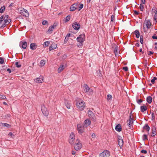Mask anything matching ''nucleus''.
Masks as SVG:
<instances>
[{
    "label": "nucleus",
    "instance_id": "f257e3e1",
    "mask_svg": "<svg viewBox=\"0 0 157 157\" xmlns=\"http://www.w3.org/2000/svg\"><path fill=\"white\" fill-rule=\"evenodd\" d=\"M76 105L78 109L81 111L83 110L86 106L85 102L81 99L76 100Z\"/></svg>",
    "mask_w": 157,
    "mask_h": 157
},
{
    "label": "nucleus",
    "instance_id": "f03ea898",
    "mask_svg": "<svg viewBox=\"0 0 157 157\" xmlns=\"http://www.w3.org/2000/svg\"><path fill=\"white\" fill-rule=\"evenodd\" d=\"M19 13L23 16L26 17H28L29 14L27 10L24 8H19L18 9Z\"/></svg>",
    "mask_w": 157,
    "mask_h": 157
},
{
    "label": "nucleus",
    "instance_id": "7ed1b4c3",
    "mask_svg": "<svg viewBox=\"0 0 157 157\" xmlns=\"http://www.w3.org/2000/svg\"><path fill=\"white\" fill-rule=\"evenodd\" d=\"M73 145H74V148L76 151L79 150L81 148L82 146L80 141L78 139L76 140L75 144H74Z\"/></svg>",
    "mask_w": 157,
    "mask_h": 157
},
{
    "label": "nucleus",
    "instance_id": "20e7f679",
    "mask_svg": "<svg viewBox=\"0 0 157 157\" xmlns=\"http://www.w3.org/2000/svg\"><path fill=\"white\" fill-rule=\"evenodd\" d=\"M41 110L43 114L45 116L47 117L49 114L48 111L47 109L44 105H42L41 106Z\"/></svg>",
    "mask_w": 157,
    "mask_h": 157
},
{
    "label": "nucleus",
    "instance_id": "39448f33",
    "mask_svg": "<svg viewBox=\"0 0 157 157\" xmlns=\"http://www.w3.org/2000/svg\"><path fill=\"white\" fill-rule=\"evenodd\" d=\"M85 36L84 34L80 35L77 38L78 42L82 44L85 40Z\"/></svg>",
    "mask_w": 157,
    "mask_h": 157
},
{
    "label": "nucleus",
    "instance_id": "423d86ee",
    "mask_svg": "<svg viewBox=\"0 0 157 157\" xmlns=\"http://www.w3.org/2000/svg\"><path fill=\"white\" fill-rule=\"evenodd\" d=\"M110 155V153L108 150L104 151L99 155L100 157H109Z\"/></svg>",
    "mask_w": 157,
    "mask_h": 157
},
{
    "label": "nucleus",
    "instance_id": "0eeeda50",
    "mask_svg": "<svg viewBox=\"0 0 157 157\" xmlns=\"http://www.w3.org/2000/svg\"><path fill=\"white\" fill-rule=\"evenodd\" d=\"M118 142L120 148H122L124 143V142L122 137L120 136H118Z\"/></svg>",
    "mask_w": 157,
    "mask_h": 157
},
{
    "label": "nucleus",
    "instance_id": "6e6552de",
    "mask_svg": "<svg viewBox=\"0 0 157 157\" xmlns=\"http://www.w3.org/2000/svg\"><path fill=\"white\" fill-rule=\"evenodd\" d=\"M87 114L89 117L93 119V121H96V120L94 115L91 111L90 110H88Z\"/></svg>",
    "mask_w": 157,
    "mask_h": 157
},
{
    "label": "nucleus",
    "instance_id": "1a4fd4ad",
    "mask_svg": "<svg viewBox=\"0 0 157 157\" xmlns=\"http://www.w3.org/2000/svg\"><path fill=\"white\" fill-rule=\"evenodd\" d=\"M44 80V77L40 75L39 77L37 78L34 80V81L36 83H42Z\"/></svg>",
    "mask_w": 157,
    "mask_h": 157
},
{
    "label": "nucleus",
    "instance_id": "9d476101",
    "mask_svg": "<svg viewBox=\"0 0 157 157\" xmlns=\"http://www.w3.org/2000/svg\"><path fill=\"white\" fill-rule=\"evenodd\" d=\"M27 44L26 41H20L19 43V46L21 48L23 49H26L27 46Z\"/></svg>",
    "mask_w": 157,
    "mask_h": 157
},
{
    "label": "nucleus",
    "instance_id": "9b49d317",
    "mask_svg": "<svg viewBox=\"0 0 157 157\" xmlns=\"http://www.w3.org/2000/svg\"><path fill=\"white\" fill-rule=\"evenodd\" d=\"M91 123V121L89 119H86L84 122V125L85 127L89 126Z\"/></svg>",
    "mask_w": 157,
    "mask_h": 157
},
{
    "label": "nucleus",
    "instance_id": "f8f14e48",
    "mask_svg": "<svg viewBox=\"0 0 157 157\" xmlns=\"http://www.w3.org/2000/svg\"><path fill=\"white\" fill-rule=\"evenodd\" d=\"M72 26L73 28L76 30H78L80 28V25L77 22L74 23Z\"/></svg>",
    "mask_w": 157,
    "mask_h": 157
},
{
    "label": "nucleus",
    "instance_id": "ddd939ff",
    "mask_svg": "<svg viewBox=\"0 0 157 157\" xmlns=\"http://www.w3.org/2000/svg\"><path fill=\"white\" fill-rule=\"evenodd\" d=\"M83 87L84 88V91L85 93H87L91 92L92 90L90 89L86 84H85Z\"/></svg>",
    "mask_w": 157,
    "mask_h": 157
},
{
    "label": "nucleus",
    "instance_id": "4468645a",
    "mask_svg": "<svg viewBox=\"0 0 157 157\" xmlns=\"http://www.w3.org/2000/svg\"><path fill=\"white\" fill-rule=\"evenodd\" d=\"M145 22L146 26L147 28V29H150L151 28V23L150 21L149 20H145Z\"/></svg>",
    "mask_w": 157,
    "mask_h": 157
},
{
    "label": "nucleus",
    "instance_id": "2eb2a0df",
    "mask_svg": "<svg viewBox=\"0 0 157 157\" xmlns=\"http://www.w3.org/2000/svg\"><path fill=\"white\" fill-rule=\"evenodd\" d=\"M132 114L130 113L129 116V123L128 124V125L130 127L131 125L133 124V119L132 117Z\"/></svg>",
    "mask_w": 157,
    "mask_h": 157
},
{
    "label": "nucleus",
    "instance_id": "dca6fc26",
    "mask_svg": "<svg viewBox=\"0 0 157 157\" xmlns=\"http://www.w3.org/2000/svg\"><path fill=\"white\" fill-rule=\"evenodd\" d=\"M37 47V45L36 44L32 43L30 44V48L31 50H35Z\"/></svg>",
    "mask_w": 157,
    "mask_h": 157
},
{
    "label": "nucleus",
    "instance_id": "f3484780",
    "mask_svg": "<svg viewBox=\"0 0 157 157\" xmlns=\"http://www.w3.org/2000/svg\"><path fill=\"white\" fill-rule=\"evenodd\" d=\"M57 45L56 44H52L49 48V50L51 51L56 48Z\"/></svg>",
    "mask_w": 157,
    "mask_h": 157
},
{
    "label": "nucleus",
    "instance_id": "a211bd4d",
    "mask_svg": "<svg viewBox=\"0 0 157 157\" xmlns=\"http://www.w3.org/2000/svg\"><path fill=\"white\" fill-rule=\"evenodd\" d=\"M152 136H154L156 135V128L155 126H153L152 128Z\"/></svg>",
    "mask_w": 157,
    "mask_h": 157
},
{
    "label": "nucleus",
    "instance_id": "6ab92c4d",
    "mask_svg": "<svg viewBox=\"0 0 157 157\" xmlns=\"http://www.w3.org/2000/svg\"><path fill=\"white\" fill-rule=\"evenodd\" d=\"M115 130L118 132H120L122 130V128L121 125L120 124H118L117 125L115 128Z\"/></svg>",
    "mask_w": 157,
    "mask_h": 157
},
{
    "label": "nucleus",
    "instance_id": "aec40b11",
    "mask_svg": "<svg viewBox=\"0 0 157 157\" xmlns=\"http://www.w3.org/2000/svg\"><path fill=\"white\" fill-rule=\"evenodd\" d=\"M65 67V66L64 65H61L58 68V73H60L64 69Z\"/></svg>",
    "mask_w": 157,
    "mask_h": 157
},
{
    "label": "nucleus",
    "instance_id": "412c9836",
    "mask_svg": "<svg viewBox=\"0 0 157 157\" xmlns=\"http://www.w3.org/2000/svg\"><path fill=\"white\" fill-rule=\"evenodd\" d=\"M147 107L146 105H143L140 106V111L142 112H144L147 110Z\"/></svg>",
    "mask_w": 157,
    "mask_h": 157
},
{
    "label": "nucleus",
    "instance_id": "4be33fe9",
    "mask_svg": "<svg viewBox=\"0 0 157 157\" xmlns=\"http://www.w3.org/2000/svg\"><path fill=\"white\" fill-rule=\"evenodd\" d=\"M152 98L151 96H149L147 98L146 101L149 104H151L152 102Z\"/></svg>",
    "mask_w": 157,
    "mask_h": 157
},
{
    "label": "nucleus",
    "instance_id": "5701e85b",
    "mask_svg": "<svg viewBox=\"0 0 157 157\" xmlns=\"http://www.w3.org/2000/svg\"><path fill=\"white\" fill-rule=\"evenodd\" d=\"M71 16L70 15L67 16L64 19V23H67L69 21L70 19Z\"/></svg>",
    "mask_w": 157,
    "mask_h": 157
},
{
    "label": "nucleus",
    "instance_id": "b1692460",
    "mask_svg": "<svg viewBox=\"0 0 157 157\" xmlns=\"http://www.w3.org/2000/svg\"><path fill=\"white\" fill-rule=\"evenodd\" d=\"M75 4H73L71 6L70 8V11H73L76 10L77 7L76 6H75Z\"/></svg>",
    "mask_w": 157,
    "mask_h": 157
},
{
    "label": "nucleus",
    "instance_id": "393cba45",
    "mask_svg": "<svg viewBox=\"0 0 157 157\" xmlns=\"http://www.w3.org/2000/svg\"><path fill=\"white\" fill-rule=\"evenodd\" d=\"M65 105L67 109H70L71 105V104L70 102L68 101H66L65 102Z\"/></svg>",
    "mask_w": 157,
    "mask_h": 157
},
{
    "label": "nucleus",
    "instance_id": "a878e982",
    "mask_svg": "<svg viewBox=\"0 0 157 157\" xmlns=\"http://www.w3.org/2000/svg\"><path fill=\"white\" fill-rule=\"evenodd\" d=\"M71 34L70 33H68L66 36L65 37V39L64 40V43H66L68 40L69 37L70 36Z\"/></svg>",
    "mask_w": 157,
    "mask_h": 157
},
{
    "label": "nucleus",
    "instance_id": "bb28decb",
    "mask_svg": "<svg viewBox=\"0 0 157 157\" xmlns=\"http://www.w3.org/2000/svg\"><path fill=\"white\" fill-rule=\"evenodd\" d=\"M75 138H69V143L71 145H73L74 144V141L75 140Z\"/></svg>",
    "mask_w": 157,
    "mask_h": 157
},
{
    "label": "nucleus",
    "instance_id": "cd10ccee",
    "mask_svg": "<svg viewBox=\"0 0 157 157\" xmlns=\"http://www.w3.org/2000/svg\"><path fill=\"white\" fill-rule=\"evenodd\" d=\"M134 33L137 38H139L140 37V32L138 30H136Z\"/></svg>",
    "mask_w": 157,
    "mask_h": 157
},
{
    "label": "nucleus",
    "instance_id": "c85d7f7f",
    "mask_svg": "<svg viewBox=\"0 0 157 157\" xmlns=\"http://www.w3.org/2000/svg\"><path fill=\"white\" fill-rule=\"evenodd\" d=\"M143 128L147 130V131H149L150 130V127L147 124H146L144 126Z\"/></svg>",
    "mask_w": 157,
    "mask_h": 157
},
{
    "label": "nucleus",
    "instance_id": "c756f323",
    "mask_svg": "<svg viewBox=\"0 0 157 157\" xmlns=\"http://www.w3.org/2000/svg\"><path fill=\"white\" fill-rule=\"evenodd\" d=\"M112 98V96L110 94H108L107 95V100L108 101H111Z\"/></svg>",
    "mask_w": 157,
    "mask_h": 157
},
{
    "label": "nucleus",
    "instance_id": "7c9ffc66",
    "mask_svg": "<svg viewBox=\"0 0 157 157\" xmlns=\"http://www.w3.org/2000/svg\"><path fill=\"white\" fill-rule=\"evenodd\" d=\"M1 124L3 125L4 127H6L7 128H10L11 126L10 125L7 123H1Z\"/></svg>",
    "mask_w": 157,
    "mask_h": 157
},
{
    "label": "nucleus",
    "instance_id": "2f4dec72",
    "mask_svg": "<svg viewBox=\"0 0 157 157\" xmlns=\"http://www.w3.org/2000/svg\"><path fill=\"white\" fill-rule=\"evenodd\" d=\"M5 7L4 6H2L0 8V13H2L5 10Z\"/></svg>",
    "mask_w": 157,
    "mask_h": 157
},
{
    "label": "nucleus",
    "instance_id": "473e14b6",
    "mask_svg": "<svg viewBox=\"0 0 157 157\" xmlns=\"http://www.w3.org/2000/svg\"><path fill=\"white\" fill-rule=\"evenodd\" d=\"M53 29H54L53 28V26H51L49 27L48 30V32L49 33H52Z\"/></svg>",
    "mask_w": 157,
    "mask_h": 157
},
{
    "label": "nucleus",
    "instance_id": "72a5a7b5",
    "mask_svg": "<svg viewBox=\"0 0 157 157\" xmlns=\"http://www.w3.org/2000/svg\"><path fill=\"white\" fill-rule=\"evenodd\" d=\"M77 127L78 133H82L83 132V130L80 128V127H79L78 125Z\"/></svg>",
    "mask_w": 157,
    "mask_h": 157
},
{
    "label": "nucleus",
    "instance_id": "f704fd0d",
    "mask_svg": "<svg viewBox=\"0 0 157 157\" xmlns=\"http://www.w3.org/2000/svg\"><path fill=\"white\" fill-rule=\"evenodd\" d=\"M45 62L43 60H41L40 63V64L41 67H42L45 65Z\"/></svg>",
    "mask_w": 157,
    "mask_h": 157
},
{
    "label": "nucleus",
    "instance_id": "c9c22d12",
    "mask_svg": "<svg viewBox=\"0 0 157 157\" xmlns=\"http://www.w3.org/2000/svg\"><path fill=\"white\" fill-rule=\"evenodd\" d=\"M50 44V41H47L45 42L44 43V46L45 47L48 46Z\"/></svg>",
    "mask_w": 157,
    "mask_h": 157
},
{
    "label": "nucleus",
    "instance_id": "e433bc0d",
    "mask_svg": "<svg viewBox=\"0 0 157 157\" xmlns=\"http://www.w3.org/2000/svg\"><path fill=\"white\" fill-rule=\"evenodd\" d=\"M11 21V20L10 19H8L6 20H4V22L6 23L7 25L8 24L10 23Z\"/></svg>",
    "mask_w": 157,
    "mask_h": 157
},
{
    "label": "nucleus",
    "instance_id": "4c0bfd02",
    "mask_svg": "<svg viewBox=\"0 0 157 157\" xmlns=\"http://www.w3.org/2000/svg\"><path fill=\"white\" fill-rule=\"evenodd\" d=\"M140 8L141 11H143L144 9V6L143 4H140Z\"/></svg>",
    "mask_w": 157,
    "mask_h": 157
},
{
    "label": "nucleus",
    "instance_id": "58836bf2",
    "mask_svg": "<svg viewBox=\"0 0 157 157\" xmlns=\"http://www.w3.org/2000/svg\"><path fill=\"white\" fill-rule=\"evenodd\" d=\"M140 41L142 44H143V36L142 35L140 36Z\"/></svg>",
    "mask_w": 157,
    "mask_h": 157
},
{
    "label": "nucleus",
    "instance_id": "ea45409f",
    "mask_svg": "<svg viewBox=\"0 0 157 157\" xmlns=\"http://www.w3.org/2000/svg\"><path fill=\"white\" fill-rule=\"evenodd\" d=\"M15 65L18 68L20 67H21V65L18 62L15 63Z\"/></svg>",
    "mask_w": 157,
    "mask_h": 157
},
{
    "label": "nucleus",
    "instance_id": "a19ab883",
    "mask_svg": "<svg viewBox=\"0 0 157 157\" xmlns=\"http://www.w3.org/2000/svg\"><path fill=\"white\" fill-rule=\"evenodd\" d=\"M115 16L114 15H112L111 16V21L113 22L115 20Z\"/></svg>",
    "mask_w": 157,
    "mask_h": 157
},
{
    "label": "nucleus",
    "instance_id": "79ce46f5",
    "mask_svg": "<svg viewBox=\"0 0 157 157\" xmlns=\"http://www.w3.org/2000/svg\"><path fill=\"white\" fill-rule=\"evenodd\" d=\"M143 140H145L147 139V136L146 134H144L143 136Z\"/></svg>",
    "mask_w": 157,
    "mask_h": 157
},
{
    "label": "nucleus",
    "instance_id": "37998d69",
    "mask_svg": "<svg viewBox=\"0 0 157 157\" xmlns=\"http://www.w3.org/2000/svg\"><path fill=\"white\" fill-rule=\"evenodd\" d=\"M157 79V78L156 77H154L151 80V82L152 84H154L155 82V80Z\"/></svg>",
    "mask_w": 157,
    "mask_h": 157
},
{
    "label": "nucleus",
    "instance_id": "c03bdc74",
    "mask_svg": "<svg viewBox=\"0 0 157 157\" xmlns=\"http://www.w3.org/2000/svg\"><path fill=\"white\" fill-rule=\"evenodd\" d=\"M48 23V21L46 20H44L42 22V24L43 25H45Z\"/></svg>",
    "mask_w": 157,
    "mask_h": 157
},
{
    "label": "nucleus",
    "instance_id": "a18cd8bd",
    "mask_svg": "<svg viewBox=\"0 0 157 157\" xmlns=\"http://www.w3.org/2000/svg\"><path fill=\"white\" fill-rule=\"evenodd\" d=\"M83 7V4H81L79 6V9H78V11H80L81 9H82Z\"/></svg>",
    "mask_w": 157,
    "mask_h": 157
},
{
    "label": "nucleus",
    "instance_id": "49530a36",
    "mask_svg": "<svg viewBox=\"0 0 157 157\" xmlns=\"http://www.w3.org/2000/svg\"><path fill=\"white\" fill-rule=\"evenodd\" d=\"M4 63V59L2 57L0 58V64H2Z\"/></svg>",
    "mask_w": 157,
    "mask_h": 157
},
{
    "label": "nucleus",
    "instance_id": "de8ad7c7",
    "mask_svg": "<svg viewBox=\"0 0 157 157\" xmlns=\"http://www.w3.org/2000/svg\"><path fill=\"white\" fill-rule=\"evenodd\" d=\"M75 138V135L73 132H71L70 134L69 138Z\"/></svg>",
    "mask_w": 157,
    "mask_h": 157
},
{
    "label": "nucleus",
    "instance_id": "09e8293b",
    "mask_svg": "<svg viewBox=\"0 0 157 157\" xmlns=\"http://www.w3.org/2000/svg\"><path fill=\"white\" fill-rule=\"evenodd\" d=\"M6 25L7 24H6V23L4 22V23H3V24H2V25L0 27V28H4L6 26Z\"/></svg>",
    "mask_w": 157,
    "mask_h": 157
},
{
    "label": "nucleus",
    "instance_id": "8fccbe9b",
    "mask_svg": "<svg viewBox=\"0 0 157 157\" xmlns=\"http://www.w3.org/2000/svg\"><path fill=\"white\" fill-rule=\"evenodd\" d=\"M151 115L152 116V119H154L155 116V114L154 112H152L151 113Z\"/></svg>",
    "mask_w": 157,
    "mask_h": 157
},
{
    "label": "nucleus",
    "instance_id": "3c124183",
    "mask_svg": "<svg viewBox=\"0 0 157 157\" xmlns=\"http://www.w3.org/2000/svg\"><path fill=\"white\" fill-rule=\"evenodd\" d=\"M143 101L141 99H139L137 101V102L138 104L140 105V103Z\"/></svg>",
    "mask_w": 157,
    "mask_h": 157
},
{
    "label": "nucleus",
    "instance_id": "603ef678",
    "mask_svg": "<svg viewBox=\"0 0 157 157\" xmlns=\"http://www.w3.org/2000/svg\"><path fill=\"white\" fill-rule=\"evenodd\" d=\"M141 152L143 153L146 154L147 151L146 150L143 149L141 151Z\"/></svg>",
    "mask_w": 157,
    "mask_h": 157
},
{
    "label": "nucleus",
    "instance_id": "864d4df0",
    "mask_svg": "<svg viewBox=\"0 0 157 157\" xmlns=\"http://www.w3.org/2000/svg\"><path fill=\"white\" fill-rule=\"evenodd\" d=\"M123 69L125 71H128V68L127 67H124L123 68Z\"/></svg>",
    "mask_w": 157,
    "mask_h": 157
},
{
    "label": "nucleus",
    "instance_id": "5fc2aeb1",
    "mask_svg": "<svg viewBox=\"0 0 157 157\" xmlns=\"http://www.w3.org/2000/svg\"><path fill=\"white\" fill-rule=\"evenodd\" d=\"M0 98H1L2 99H4L6 98V97L4 95H2L0 94Z\"/></svg>",
    "mask_w": 157,
    "mask_h": 157
},
{
    "label": "nucleus",
    "instance_id": "6e6d98bb",
    "mask_svg": "<svg viewBox=\"0 0 157 157\" xmlns=\"http://www.w3.org/2000/svg\"><path fill=\"white\" fill-rule=\"evenodd\" d=\"M8 15H6L5 16V17H3V19L4 20H6V19H8Z\"/></svg>",
    "mask_w": 157,
    "mask_h": 157
},
{
    "label": "nucleus",
    "instance_id": "4d7b16f0",
    "mask_svg": "<svg viewBox=\"0 0 157 157\" xmlns=\"http://www.w3.org/2000/svg\"><path fill=\"white\" fill-rule=\"evenodd\" d=\"M141 1L142 4H144L146 3L145 0H141Z\"/></svg>",
    "mask_w": 157,
    "mask_h": 157
},
{
    "label": "nucleus",
    "instance_id": "13d9d810",
    "mask_svg": "<svg viewBox=\"0 0 157 157\" xmlns=\"http://www.w3.org/2000/svg\"><path fill=\"white\" fill-rule=\"evenodd\" d=\"M3 16H1L0 17V23L2 22V21H3Z\"/></svg>",
    "mask_w": 157,
    "mask_h": 157
},
{
    "label": "nucleus",
    "instance_id": "bf43d9fd",
    "mask_svg": "<svg viewBox=\"0 0 157 157\" xmlns=\"http://www.w3.org/2000/svg\"><path fill=\"white\" fill-rule=\"evenodd\" d=\"M147 65H148V63H147V60H145V65H144L145 67H147Z\"/></svg>",
    "mask_w": 157,
    "mask_h": 157
},
{
    "label": "nucleus",
    "instance_id": "052dcab7",
    "mask_svg": "<svg viewBox=\"0 0 157 157\" xmlns=\"http://www.w3.org/2000/svg\"><path fill=\"white\" fill-rule=\"evenodd\" d=\"M91 136L92 138H94L96 137V135L94 133H93L91 135Z\"/></svg>",
    "mask_w": 157,
    "mask_h": 157
},
{
    "label": "nucleus",
    "instance_id": "680f3d73",
    "mask_svg": "<svg viewBox=\"0 0 157 157\" xmlns=\"http://www.w3.org/2000/svg\"><path fill=\"white\" fill-rule=\"evenodd\" d=\"M6 71H8L9 73H10L11 72V69L9 68L7 69H6Z\"/></svg>",
    "mask_w": 157,
    "mask_h": 157
},
{
    "label": "nucleus",
    "instance_id": "e2e57ef3",
    "mask_svg": "<svg viewBox=\"0 0 157 157\" xmlns=\"http://www.w3.org/2000/svg\"><path fill=\"white\" fill-rule=\"evenodd\" d=\"M134 13L135 15H138L139 14V13L136 10L134 11Z\"/></svg>",
    "mask_w": 157,
    "mask_h": 157
},
{
    "label": "nucleus",
    "instance_id": "0e129e2a",
    "mask_svg": "<svg viewBox=\"0 0 157 157\" xmlns=\"http://www.w3.org/2000/svg\"><path fill=\"white\" fill-rule=\"evenodd\" d=\"M10 114H8L6 115L5 116L6 118L10 117Z\"/></svg>",
    "mask_w": 157,
    "mask_h": 157
},
{
    "label": "nucleus",
    "instance_id": "69168bd1",
    "mask_svg": "<svg viewBox=\"0 0 157 157\" xmlns=\"http://www.w3.org/2000/svg\"><path fill=\"white\" fill-rule=\"evenodd\" d=\"M152 38L153 39H157V36H155L154 35V36H152Z\"/></svg>",
    "mask_w": 157,
    "mask_h": 157
},
{
    "label": "nucleus",
    "instance_id": "338daca9",
    "mask_svg": "<svg viewBox=\"0 0 157 157\" xmlns=\"http://www.w3.org/2000/svg\"><path fill=\"white\" fill-rule=\"evenodd\" d=\"M153 54V52H152L151 51H149V53L148 54V55H152Z\"/></svg>",
    "mask_w": 157,
    "mask_h": 157
},
{
    "label": "nucleus",
    "instance_id": "774afa93",
    "mask_svg": "<svg viewBox=\"0 0 157 157\" xmlns=\"http://www.w3.org/2000/svg\"><path fill=\"white\" fill-rule=\"evenodd\" d=\"M154 16L155 17H157V10H156Z\"/></svg>",
    "mask_w": 157,
    "mask_h": 157
}]
</instances>
